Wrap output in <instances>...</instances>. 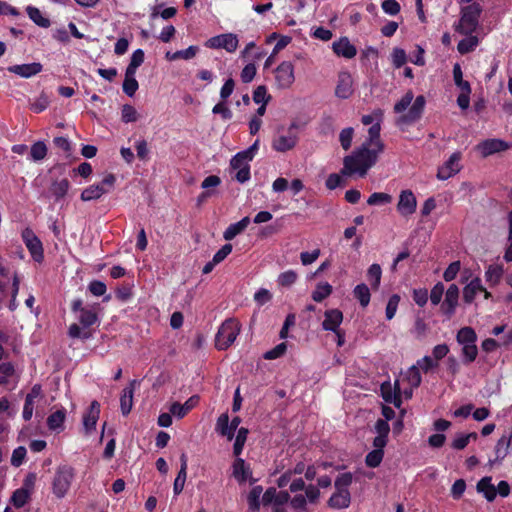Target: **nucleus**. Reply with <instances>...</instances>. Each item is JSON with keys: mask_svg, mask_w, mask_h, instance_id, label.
Wrapping results in <instances>:
<instances>
[{"mask_svg": "<svg viewBox=\"0 0 512 512\" xmlns=\"http://www.w3.org/2000/svg\"><path fill=\"white\" fill-rule=\"evenodd\" d=\"M381 151L372 147L361 145L350 155L343 159V168L341 174L344 176L358 175L365 177L368 171L377 163Z\"/></svg>", "mask_w": 512, "mask_h": 512, "instance_id": "1", "label": "nucleus"}, {"mask_svg": "<svg viewBox=\"0 0 512 512\" xmlns=\"http://www.w3.org/2000/svg\"><path fill=\"white\" fill-rule=\"evenodd\" d=\"M426 99L423 95H419L414 99L411 90L407 91L402 98L395 103L394 112L401 114L396 119V125L400 128L410 126L419 121L423 115Z\"/></svg>", "mask_w": 512, "mask_h": 512, "instance_id": "2", "label": "nucleus"}, {"mask_svg": "<svg viewBox=\"0 0 512 512\" xmlns=\"http://www.w3.org/2000/svg\"><path fill=\"white\" fill-rule=\"evenodd\" d=\"M71 310L78 313L77 319L79 324L73 323L68 328V336L73 339L87 340L92 337L91 331L88 329L99 322L96 307L83 306L80 298L74 299L71 303Z\"/></svg>", "mask_w": 512, "mask_h": 512, "instance_id": "3", "label": "nucleus"}, {"mask_svg": "<svg viewBox=\"0 0 512 512\" xmlns=\"http://www.w3.org/2000/svg\"><path fill=\"white\" fill-rule=\"evenodd\" d=\"M483 9L479 3L473 2L461 8L460 20L454 25L456 32L462 35L474 33L479 26V18Z\"/></svg>", "mask_w": 512, "mask_h": 512, "instance_id": "4", "label": "nucleus"}, {"mask_svg": "<svg viewBox=\"0 0 512 512\" xmlns=\"http://www.w3.org/2000/svg\"><path fill=\"white\" fill-rule=\"evenodd\" d=\"M456 341L462 346L463 363L470 364L474 362L478 355L476 345L477 334L472 327H462L456 335Z\"/></svg>", "mask_w": 512, "mask_h": 512, "instance_id": "5", "label": "nucleus"}, {"mask_svg": "<svg viewBox=\"0 0 512 512\" xmlns=\"http://www.w3.org/2000/svg\"><path fill=\"white\" fill-rule=\"evenodd\" d=\"M241 325L234 318L226 319L218 329L215 337V346L218 350H226L236 340Z\"/></svg>", "mask_w": 512, "mask_h": 512, "instance_id": "6", "label": "nucleus"}, {"mask_svg": "<svg viewBox=\"0 0 512 512\" xmlns=\"http://www.w3.org/2000/svg\"><path fill=\"white\" fill-rule=\"evenodd\" d=\"M74 476V469L71 466L64 465L56 470L52 481V491L57 498L61 499L65 497L70 489Z\"/></svg>", "mask_w": 512, "mask_h": 512, "instance_id": "7", "label": "nucleus"}, {"mask_svg": "<svg viewBox=\"0 0 512 512\" xmlns=\"http://www.w3.org/2000/svg\"><path fill=\"white\" fill-rule=\"evenodd\" d=\"M116 182V177L114 174L109 173L107 174L101 183L90 185L89 187L85 188L81 193V200L82 201H92L99 199L102 195L109 193L113 190L114 185Z\"/></svg>", "mask_w": 512, "mask_h": 512, "instance_id": "8", "label": "nucleus"}, {"mask_svg": "<svg viewBox=\"0 0 512 512\" xmlns=\"http://www.w3.org/2000/svg\"><path fill=\"white\" fill-rule=\"evenodd\" d=\"M276 85L280 89H288L295 81L294 65L290 61L281 62L275 69Z\"/></svg>", "mask_w": 512, "mask_h": 512, "instance_id": "9", "label": "nucleus"}, {"mask_svg": "<svg viewBox=\"0 0 512 512\" xmlns=\"http://www.w3.org/2000/svg\"><path fill=\"white\" fill-rule=\"evenodd\" d=\"M238 37L234 33L220 34L211 37L207 42L206 46L212 49H225L229 53H233L238 48Z\"/></svg>", "mask_w": 512, "mask_h": 512, "instance_id": "10", "label": "nucleus"}, {"mask_svg": "<svg viewBox=\"0 0 512 512\" xmlns=\"http://www.w3.org/2000/svg\"><path fill=\"white\" fill-rule=\"evenodd\" d=\"M296 128L297 124L295 122L291 123L286 135H279L273 139L272 148L277 152H286L293 149L298 142V137L293 132Z\"/></svg>", "mask_w": 512, "mask_h": 512, "instance_id": "11", "label": "nucleus"}, {"mask_svg": "<svg viewBox=\"0 0 512 512\" xmlns=\"http://www.w3.org/2000/svg\"><path fill=\"white\" fill-rule=\"evenodd\" d=\"M461 153H453L449 159L438 169L437 178L439 180H447L456 175L462 168L460 164Z\"/></svg>", "mask_w": 512, "mask_h": 512, "instance_id": "12", "label": "nucleus"}, {"mask_svg": "<svg viewBox=\"0 0 512 512\" xmlns=\"http://www.w3.org/2000/svg\"><path fill=\"white\" fill-rule=\"evenodd\" d=\"M476 148L483 157H488L492 154L506 151L512 148V145L500 139H487L480 142Z\"/></svg>", "mask_w": 512, "mask_h": 512, "instance_id": "13", "label": "nucleus"}, {"mask_svg": "<svg viewBox=\"0 0 512 512\" xmlns=\"http://www.w3.org/2000/svg\"><path fill=\"white\" fill-rule=\"evenodd\" d=\"M417 208V200L411 190H403L399 195L397 211L404 217L412 215Z\"/></svg>", "mask_w": 512, "mask_h": 512, "instance_id": "14", "label": "nucleus"}, {"mask_svg": "<svg viewBox=\"0 0 512 512\" xmlns=\"http://www.w3.org/2000/svg\"><path fill=\"white\" fill-rule=\"evenodd\" d=\"M381 396L387 403H392L396 407H400L402 404L401 391L399 387V381H396L394 388H392L389 382H384L380 387Z\"/></svg>", "mask_w": 512, "mask_h": 512, "instance_id": "15", "label": "nucleus"}, {"mask_svg": "<svg viewBox=\"0 0 512 512\" xmlns=\"http://www.w3.org/2000/svg\"><path fill=\"white\" fill-rule=\"evenodd\" d=\"M458 299L459 288L456 284H451L445 292V299L441 305L442 311L448 316L453 315L458 305Z\"/></svg>", "mask_w": 512, "mask_h": 512, "instance_id": "16", "label": "nucleus"}, {"mask_svg": "<svg viewBox=\"0 0 512 512\" xmlns=\"http://www.w3.org/2000/svg\"><path fill=\"white\" fill-rule=\"evenodd\" d=\"M43 69V66L39 62H33L28 64H17L9 66L7 70L10 73L16 74L22 78H30L37 75Z\"/></svg>", "mask_w": 512, "mask_h": 512, "instance_id": "17", "label": "nucleus"}, {"mask_svg": "<svg viewBox=\"0 0 512 512\" xmlns=\"http://www.w3.org/2000/svg\"><path fill=\"white\" fill-rule=\"evenodd\" d=\"M25 244L33 259L37 262L43 260V247L41 241L29 230L23 233Z\"/></svg>", "mask_w": 512, "mask_h": 512, "instance_id": "18", "label": "nucleus"}, {"mask_svg": "<svg viewBox=\"0 0 512 512\" xmlns=\"http://www.w3.org/2000/svg\"><path fill=\"white\" fill-rule=\"evenodd\" d=\"M332 49L337 56L351 59L356 56L357 49L350 43L347 37H341L332 44Z\"/></svg>", "mask_w": 512, "mask_h": 512, "instance_id": "19", "label": "nucleus"}, {"mask_svg": "<svg viewBox=\"0 0 512 512\" xmlns=\"http://www.w3.org/2000/svg\"><path fill=\"white\" fill-rule=\"evenodd\" d=\"M322 327L326 331L337 332L343 321V313L339 309H330L324 313Z\"/></svg>", "mask_w": 512, "mask_h": 512, "instance_id": "20", "label": "nucleus"}, {"mask_svg": "<svg viewBox=\"0 0 512 512\" xmlns=\"http://www.w3.org/2000/svg\"><path fill=\"white\" fill-rule=\"evenodd\" d=\"M199 396L193 395L191 396L184 404H180L179 402H174L171 404L169 411L172 415L181 419L187 415V413L197 406L199 403Z\"/></svg>", "mask_w": 512, "mask_h": 512, "instance_id": "21", "label": "nucleus"}, {"mask_svg": "<svg viewBox=\"0 0 512 512\" xmlns=\"http://www.w3.org/2000/svg\"><path fill=\"white\" fill-rule=\"evenodd\" d=\"M137 384L136 380H132L127 387H125L122 391L120 397V409L121 413L124 416H127L133 407V395L135 386Z\"/></svg>", "mask_w": 512, "mask_h": 512, "instance_id": "22", "label": "nucleus"}, {"mask_svg": "<svg viewBox=\"0 0 512 512\" xmlns=\"http://www.w3.org/2000/svg\"><path fill=\"white\" fill-rule=\"evenodd\" d=\"M353 81L349 73H342L339 75L338 83L335 89V94L341 99L349 98L353 93Z\"/></svg>", "mask_w": 512, "mask_h": 512, "instance_id": "23", "label": "nucleus"}, {"mask_svg": "<svg viewBox=\"0 0 512 512\" xmlns=\"http://www.w3.org/2000/svg\"><path fill=\"white\" fill-rule=\"evenodd\" d=\"M476 490L478 493L483 494L488 502L495 500L497 496L496 487L492 484V477L485 476L477 482Z\"/></svg>", "mask_w": 512, "mask_h": 512, "instance_id": "24", "label": "nucleus"}, {"mask_svg": "<svg viewBox=\"0 0 512 512\" xmlns=\"http://www.w3.org/2000/svg\"><path fill=\"white\" fill-rule=\"evenodd\" d=\"M99 414L100 404L97 401H93L88 412L83 416V426L87 433L95 430Z\"/></svg>", "mask_w": 512, "mask_h": 512, "instance_id": "25", "label": "nucleus"}, {"mask_svg": "<svg viewBox=\"0 0 512 512\" xmlns=\"http://www.w3.org/2000/svg\"><path fill=\"white\" fill-rule=\"evenodd\" d=\"M380 122L373 124L368 130V138L362 143L368 147H372L375 150L383 152L384 144L380 139Z\"/></svg>", "mask_w": 512, "mask_h": 512, "instance_id": "26", "label": "nucleus"}, {"mask_svg": "<svg viewBox=\"0 0 512 512\" xmlns=\"http://www.w3.org/2000/svg\"><path fill=\"white\" fill-rule=\"evenodd\" d=\"M351 503V496L349 490L338 491L331 495L328 500V505L333 509L348 508Z\"/></svg>", "mask_w": 512, "mask_h": 512, "instance_id": "27", "label": "nucleus"}, {"mask_svg": "<svg viewBox=\"0 0 512 512\" xmlns=\"http://www.w3.org/2000/svg\"><path fill=\"white\" fill-rule=\"evenodd\" d=\"M231 424L229 421V416L227 413L221 414L216 422L215 431L223 436L226 437L229 441L234 438L235 432L231 428Z\"/></svg>", "mask_w": 512, "mask_h": 512, "instance_id": "28", "label": "nucleus"}, {"mask_svg": "<svg viewBox=\"0 0 512 512\" xmlns=\"http://www.w3.org/2000/svg\"><path fill=\"white\" fill-rule=\"evenodd\" d=\"M512 440V432H507L501 436V438L497 441L496 447H495V454L496 458L494 461H491V463H494L496 461H502L508 454V448L511 444Z\"/></svg>", "mask_w": 512, "mask_h": 512, "instance_id": "29", "label": "nucleus"}, {"mask_svg": "<svg viewBox=\"0 0 512 512\" xmlns=\"http://www.w3.org/2000/svg\"><path fill=\"white\" fill-rule=\"evenodd\" d=\"M250 218L248 216L242 218L240 221L230 224L223 233L225 240L230 241L237 235L242 233L249 225Z\"/></svg>", "mask_w": 512, "mask_h": 512, "instance_id": "30", "label": "nucleus"}, {"mask_svg": "<svg viewBox=\"0 0 512 512\" xmlns=\"http://www.w3.org/2000/svg\"><path fill=\"white\" fill-rule=\"evenodd\" d=\"M504 274L502 265L491 264L485 271V280L490 286H496Z\"/></svg>", "mask_w": 512, "mask_h": 512, "instance_id": "31", "label": "nucleus"}, {"mask_svg": "<svg viewBox=\"0 0 512 512\" xmlns=\"http://www.w3.org/2000/svg\"><path fill=\"white\" fill-rule=\"evenodd\" d=\"M484 290L479 278L473 279L463 289V299L466 303H472L478 292Z\"/></svg>", "mask_w": 512, "mask_h": 512, "instance_id": "32", "label": "nucleus"}, {"mask_svg": "<svg viewBox=\"0 0 512 512\" xmlns=\"http://www.w3.org/2000/svg\"><path fill=\"white\" fill-rule=\"evenodd\" d=\"M251 474L250 469L245 465L242 458H237L233 463V476L240 482H245Z\"/></svg>", "mask_w": 512, "mask_h": 512, "instance_id": "33", "label": "nucleus"}, {"mask_svg": "<svg viewBox=\"0 0 512 512\" xmlns=\"http://www.w3.org/2000/svg\"><path fill=\"white\" fill-rule=\"evenodd\" d=\"M26 12L29 16V18L39 27L41 28H48L51 25L50 20L43 16L41 11L34 6H28L26 8Z\"/></svg>", "mask_w": 512, "mask_h": 512, "instance_id": "34", "label": "nucleus"}, {"mask_svg": "<svg viewBox=\"0 0 512 512\" xmlns=\"http://www.w3.org/2000/svg\"><path fill=\"white\" fill-rule=\"evenodd\" d=\"M135 74L136 73H134V72L125 71V78L123 81L122 88H123V92L129 97L134 96V94L136 93V91L139 88V84L135 78Z\"/></svg>", "mask_w": 512, "mask_h": 512, "instance_id": "35", "label": "nucleus"}, {"mask_svg": "<svg viewBox=\"0 0 512 512\" xmlns=\"http://www.w3.org/2000/svg\"><path fill=\"white\" fill-rule=\"evenodd\" d=\"M382 276V269L379 264H372L367 270V280L370 283L372 289L377 290L380 286Z\"/></svg>", "mask_w": 512, "mask_h": 512, "instance_id": "36", "label": "nucleus"}, {"mask_svg": "<svg viewBox=\"0 0 512 512\" xmlns=\"http://www.w3.org/2000/svg\"><path fill=\"white\" fill-rule=\"evenodd\" d=\"M353 295L354 297L359 301L360 305L362 307H367L370 302V290L368 286L364 283L358 284L353 289Z\"/></svg>", "mask_w": 512, "mask_h": 512, "instance_id": "37", "label": "nucleus"}, {"mask_svg": "<svg viewBox=\"0 0 512 512\" xmlns=\"http://www.w3.org/2000/svg\"><path fill=\"white\" fill-rule=\"evenodd\" d=\"M31 493H29V489L19 488L16 489L10 499V502L16 508H22L30 499Z\"/></svg>", "mask_w": 512, "mask_h": 512, "instance_id": "38", "label": "nucleus"}, {"mask_svg": "<svg viewBox=\"0 0 512 512\" xmlns=\"http://www.w3.org/2000/svg\"><path fill=\"white\" fill-rule=\"evenodd\" d=\"M478 43V37L470 34L467 35L466 38L459 41L457 45V50L460 54H467L469 52H472L477 47Z\"/></svg>", "mask_w": 512, "mask_h": 512, "instance_id": "39", "label": "nucleus"}, {"mask_svg": "<svg viewBox=\"0 0 512 512\" xmlns=\"http://www.w3.org/2000/svg\"><path fill=\"white\" fill-rule=\"evenodd\" d=\"M69 187V181L67 179H62L52 183L50 192L55 197V200L58 201L67 194Z\"/></svg>", "mask_w": 512, "mask_h": 512, "instance_id": "40", "label": "nucleus"}, {"mask_svg": "<svg viewBox=\"0 0 512 512\" xmlns=\"http://www.w3.org/2000/svg\"><path fill=\"white\" fill-rule=\"evenodd\" d=\"M332 293V286L328 282H321L317 284L315 290L312 292V299L315 302H322Z\"/></svg>", "mask_w": 512, "mask_h": 512, "instance_id": "41", "label": "nucleus"}, {"mask_svg": "<svg viewBox=\"0 0 512 512\" xmlns=\"http://www.w3.org/2000/svg\"><path fill=\"white\" fill-rule=\"evenodd\" d=\"M403 380H406L411 388L419 387L422 381V377L418 366H411L405 373Z\"/></svg>", "mask_w": 512, "mask_h": 512, "instance_id": "42", "label": "nucleus"}, {"mask_svg": "<svg viewBox=\"0 0 512 512\" xmlns=\"http://www.w3.org/2000/svg\"><path fill=\"white\" fill-rule=\"evenodd\" d=\"M262 491L261 486H254L248 494L247 501L249 509L252 512H258L260 509V496Z\"/></svg>", "mask_w": 512, "mask_h": 512, "instance_id": "43", "label": "nucleus"}, {"mask_svg": "<svg viewBox=\"0 0 512 512\" xmlns=\"http://www.w3.org/2000/svg\"><path fill=\"white\" fill-rule=\"evenodd\" d=\"M66 417V412L64 409L57 410L47 418V425L50 430H56L61 428Z\"/></svg>", "mask_w": 512, "mask_h": 512, "instance_id": "44", "label": "nucleus"}, {"mask_svg": "<svg viewBox=\"0 0 512 512\" xmlns=\"http://www.w3.org/2000/svg\"><path fill=\"white\" fill-rule=\"evenodd\" d=\"M248 433L249 431L247 428L241 427L238 429L233 446V453L235 456H239L242 453L244 444L247 440Z\"/></svg>", "mask_w": 512, "mask_h": 512, "instance_id": "45", "label": "nucleus"}, {"mask_svg": "<svg viewBox=\"0 0 512 512\" xmlns=\"http://www.w3.org/2000/svg\"><path fill=\"white\" fill-rule=\"evenodd\" d=\"M384 457V450L374 449L370 451L365 457V463L370 468L378 467Z\"/></svg>", "mask_w": 512, "mask_h": 512, "instance_id": "46", "label": "nucleus"}, {"mask_svg": "<svg viewBox=\"0 0 512 512\" xmlns=\"http://www.w3.org/2000/svg\"><path fill=\"white\" fill-rule=\"evenodd\" d=\"M47 147L44 142L38 141L31 146L30 155L33 161H40L46 157Z\"/></svg>", "mask_w": 512, "mask_h": 512, "instance_id": "47", "label": "nucleus"}, {"mask_svg": "<svg viewBox=\"0 0 512 512\" xmlns=\"http://www.w3.org/2000/svg\"><path fill=\"white\" fill-rule=\"evenodd\" d=\"M138 112L137 110L130 104H125L122 106L121 110V120L124 123H132L138 120Z\"/></svg>", "mask_w": 512, "mask_h": 512, "instance_id": "48", "label": "nucleus"}, {"mask_svg": "<svg viewBox=\"0 0 512 512\" xmlns=\"http://www.w3.org/2000/svg\"><path fill=\"white\" fill-rule=\"evenodd\" d=\"M392 201V196L388 193H383V192H374L372 193L368 200H367V204L368 205H384V204H389L391 203Z\"/></svg>", "mask_w": 512, "mask_h": 512, "instance_id": "49", "label": "nucleus"}, {"mask_svg": "<svg viewBox=\"0 0 512 512\" xmlns=\"http://www.w3.org/2000/svg\"><path fill=\"white\" fill-rule=\"evenodd\" d=\"M144 62V51L142 49H137L132 53L130 63L128 64L126 71L136 73L137 68L142 65Z\"/></svg>", "mask_w": 512, "mask_h": 512, "instance_id": "50", "label": "nucleus"}, {"mask_svg": "<svg viewBox=\"0 0 512 512\" xmlns=\"http://www.w3.org/2000/svg\"><path fill=\"white\" fill-rule=\"evenodd\" d=\"M298 275L294 270H287L278 276L277 282L282 287H290L297 281Z\"/></svg>", "mask_w": 512, "mask_h": 512, "instance_id": "51", "label": "nucleus"}, {"mask_svg": "<svg viewBox=\"0 0 512 512\" xmlns=\"http://www.w3.org/2000/svg\"><path fill=\"white\" fill-rule=\"evenodd\" d=\"M50 104V99L45 93H41L38 98L30 104V109L35 113H41Z\"/></svg>", "mask_w": 512, "mask_h": 512, "instance_id": "52", "label": "nucleus"}, {"mask_svg": "<svg viewBox=\"0 0 512 512\" xmlns=\"http://www.w3.org/2000/svg\"><path fill=\"white\" fill-rule=\"evenodd\" d=\"M352 480H353L352 473L346 472V473L340 474L336 478L335 483H334L336 490H338V491L348 490V487L351 485Z\"/></svg>", "mask_w": 512, "mask_h": 512, "instance_id": "53", "label": "nucleus"}, {"mask_svg": "<svg viewBox=\"0 0 512 512\" xmlns=\"http://www.w3.org/2000/svg\"><path fill=\"white\" fill-rule=\"evenodd\" d=\"M252 161L248 156L243 152L240 151L236 155L233 156V158L230 161V166L233 169H238L242 167H250L249 162Z\"/></svg>", "mask_w": 512, "mask_h": 512, "instance_id": "54", "label": "nucleus"}, {"mask_svg": "<svg viewBox=\"0 0 512 512\" xmlns=\"http://www.w3.org/2000/svg\"><path fill=\"white\" fill-rule=\"evenodd\" d=\"M270 99L271 96L267 93V88L264 85L258 86L253 92V101L257 104L267 105Z\"/></svg>", "mask_w": 512, "mask_h": 512, "instance_id": "55", "label": "nucleus"}, {"mask_svg": "<svg viewBox=\"0 0 512 512\" xmlns=\"http://www.w3.org/2000/svg\"><path fill=\"white\" fill-rule=\"evenodd\" d=\"M399 302L400 296L398 294H393L389 298L385 309V315L387 320H391L395 316Z\"/></svg>", "mask_w": 512, "mask_h": 512, "instance_id": "56", "label": "nucleus"}, {"mask_svg": "<svg viewBox=\"0 0 512 512\" xmlns=\"http://www.w3.org/2000/svg\"><path fill=\"white\" fill-rule=\"evenodd\" d=\"M392 63L396 68L402 67L407 62V55L404 49L394 48L391 54Z\"/></svg>", "mask_w": 512, "mask_h": 512, "instance_id": "57", "label": "nucleus"}, {"mask_svg": "<svg viewBox=\"0 0 512 512\" xmlns=\"http://www.w3.org/2000/svg\"><path fill=\"white\" fill-rule=\"evenodd\" d=\"M354 130L351 127L344 128L339 135V141L344 150H348L351 147Z\"/></svg>", "mask_w": 512, "mask_h": 512, "instance_id": "58", "label": "nucleus"}, {"mask_svg": "<svg viewBox=\"0 0 512 512\" xmlns=\"http://www.w3.org/2000/svg\"><path fill=\"white\" fill-rule=\"evenodd\" d=\"M461 263L460 261H454L446 268L443 273V278L445 281L449 282L456 278L458 272L460 271Z\"/></svg>", "mask_w": 512, "mask_h": 512, "instance_id": "59", "label": "nucleus"}, {"mask_svg": "<svg viewBox=\"0 0 512 512\" xmlns=\"http://www.w3.org/2000/svg\"><path fill=\"white\" fill-rule=\"evenodd\" d=\"M444 291L445 287L441 282H438L433 286L430 292V300L433 305H438L441 302Z\"/></svg>", "mask_w": 512, "mask_h": 512, "instance_id": "60", "label": "nucleus"}, {"mask_svg": "<svg viewBox=\"0 0 512 512\" xmlns=\"http://www.w3.org/2000/svg\"><path fill=\"white\" fill-rule=\"evenodd\" d=\"M88 290L94 296H103L106 293V284L100 280H93L88 285Z\"/></svg>", "mask_w": 512, "mask_h": 512, "instance_id": "61", "label": "nucleus"}, {"mask_svg": "<svg viewBox=\"0 0 512 512\" xmlns=\"http://www.w3.org/2000/svg\"><path fill=\"white\" fill-rule=\"evenodd\" d=\"M382 10L391 16L397 15L400 12V4L396 0H385L381 4Z\"/></svg>", "mask_w": 512, "mask_h": 512, "instance_id": "62", "label": "nucleus"}, {"mask_svg": "<svg viewBox=\"0 0 512 512\" xmlns=\"http://www.w3.org/2000/svg\"><path fill=\"white\" fill-rule=\"evenodd\" d=\"M416 366H418V368L421 369L423 372L427 373L431 369L437 367L438 362L430 356H424L422 359H419L417 361Z\"/></svg>", "mask_w": 512, "mask_h": 512, "instance_id": "63", "label": "nucleus"}, {"mask_svg": "<svg viewBox=\"0 0 512 512\" xmlns=\"http://www.w3.org/2000/svg\"><path fill=\"white\" fill-rule=\"evenodd\" d=\"M256 75V66L254 63L247 64L241 71L240 77L243 83H250Z\"/></svg>", "mask_w": 512, "mask_h": 512, "instance_id": "64", "label": "nucleus"}]
</instances>
